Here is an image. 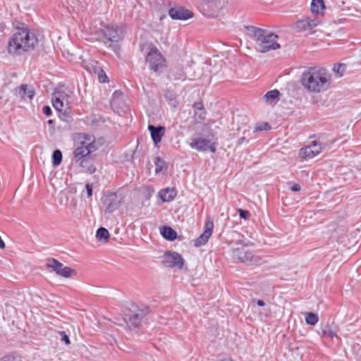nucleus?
Masks as SVG:
<instances>
[{
  "instance_id": "33",
  "label": "nucleus",
  "mask_w": 361,
  "mask_h": 361,
  "mask_svg": "<svg viewBox=\"0 0 361 361\" xmlns=\"http://www.w3.org/2000/svg\"><path fill=\"white\" fill-rule=\"evenodd\" d=\"M346 69V65L344 63H336L333 68V71L339 76H342Z\"/></svg>"
},
{
  "instance_id": "28",
  "label": "nucleus",
  "mask_w": 361,
  "mask_h": 361,
  "mask_svg": "<svg viewBox=\"0 0 361 361\" xmlns=\"http://www.w3.org/2000/svg\"><path fill=\"white\" fill-rule=\"evenodd\" d=\"M299 155L304 159H311L316 156L309 145L301 148L300 149Z\"/></svg>"
},
{
  "instance_id": "22",
  "label": "nucleus",
  "mask_w": 361,
  "mask_h": 361,
  "mask_svg": "<svg viewBox=\"0 0 361 361\" xmlns=\"http://www.w3.org/2000/svg\"><path fill=\"white\" fill-rule=\"evenodd\" d=\"M321 331H322V336H324V337H326L329 338H333L334 337L336 336L335 328L329 324H326L324 325H322Z\"/></svg>"
},
{
  "instance_id": "47",
  "label": "nucleus",
  "mask_w": 361,
  "mask_h": 361,
  "mask_svg": "<svg viewBox=\"0 0 361 361\" xmlns=\"http://www.w3.org/2000/svg\"><path fill=\"white\" fill-rule=\"evenodd\" d=\"M207 149L211 152H216V146H215V144L214 143H212L210 145V143L209 144V145L207 146Z\"/></svg>"
},
{
  "instance_id": "3",
  "label": "nucleus",
  "mask_w": 361,
  "mask_h": 361,
  "mask_svg": "<svg viewBox=\"0 0 361 361\" xmlns=\"http://www.w3.org/2000/svg\"><path fill=\"white\" fill-rule=\"evenodd\" d=\"M246 28L252 32L260 52L266 53L271 50L280 49L281 45L276 42L279 39V36L276 34L268 30L254 26H247Z\"/></svg>"
},
{
  "instance_id": "49",
  "label": "nucleus",
  "mask_w": 361,
  "mask_h": 361,
  "mask_svg": "<svg viewBox=\"0 0 361 361\" xmlns=\"http://www.w3.org/2000/svg\"><path fill=\"white\" fill-rule=\"evenodd\" d=\"M245 140H246L245 136H243L242 137L239 138L238 140V145H241Z\"/></svg>"
},
{
  "instance_id": "19",
  "label": "nucleus",
  "mask_w": 361,
  "mask_h": 361,
  "mask_svg": "<svg viewBox=\"0 0 361 361\" xmlns=\"http://www.w3.org/2000/svg\"><path fill=\"white\" fill-rule=\"evenodd\" d=\"M210 143V141L207 139L203 138H192V142L190 144V146L193 148L196 149L198 151H206L207 149V146Z\"/></svg>"
},
{
  "instance_id": "7",
  "label": "nucleus",
  "mask_w": 361,
  "mask_h": 361,
  "mask_svg": "<svg viewBox=\"0 0 361 361\" xmlns=\"http://www.w3.org/2000/svg\"><path fill=\"white\" fill-rule=\"evenodd\" d=\"M123 196L119 192H109L102 197L105 212L111 213L116 210L123 202Z\"/></svg>"
},
{
  "instance_id": "12",
  "label": "nucleus",
  "mask_w": 361,
  "mask_h": 361,
  "mask_svg": "<svg viewBox=\"0 0 361 361\" xmlns=\"http://www.w3.org/2000/svg\"><path fill=\"white\" fill-rule=\"evenodd\" d=\"M214 224L212 219H207L204 224V231L195 241V247H200L206 244L212 235Z\"/></svg>"
},
{
  "instance_id": "26",
  "label": "nucleus",
  "mask_w": 361,
  "mask_h": 361,
  "mask_svg": "<svg viewBox=\"0 0 361 361\" xmlns=\"http://www.w3.org/2000/svg\"><path fill=\"white\" fill-rule=\"evenodd\" d=\"M325 8L323 0H312L311 4V11L312 13L319 14Z\"/></svg>"
},
{
  "instance_id": "39",
  "label": "nucleus",
  "mask_w": 361,
  "mask_h": 361,
  "mask_svg": "<svg viewBox=\"0 0 361 361\" xmlns=\"http://www.w3.org/2000/svg\"><path fill=\"white\" fill-rule=\"evenodd\" d=\"M101 71L102 73L100 71H97L96 74L98 75L99 82L104 83L108 81V78L104 71L102 68Z\"/></svg>"
},
{
  "instance_id": "14",
  "label": "nucleus",
  "mask_w": 361,
  "mask_h": 361,
  "mask_svg": "<svg viewBox=\"0 0 361 361\" xmlns=\"http://www.w3.org/2000/svg\"><path fill=\"white\" fill-rule=\"evenodd\" d=\"M14 94L20 97L22 99H32L35 95L34 87L26 84L20 85L13 90Z\"/></svg>"
},
{
  "instance_id": "23",
  "label": "nucleus",
  "mask_w": 361,
  "mask_h": 361,
  "mask_svg": "<svg viewBox=\"0 0 361 361\" xmlns=\"http://www.w3.org/2000/svg\"><path fill=\"white\" fill-rule=\"evenodd\" d=\"M280 92L278 90H273L267 92L264 99L269 104H275L279 99Z\"/></svg>"
},
{
  "instance_id": "51",
  "label": "nucleus",
  "mask_w": 361,
  "mask_h": 361,
  "mask_svg": "<svg viewBox=\"0 0 361 361\" xmlns=\"http://www.w3.org/2000/svg\"><path fill=\"white\" fill-rule=\"evenodd\" d=\"M165 18H166V15H161V16L159 17V20L161 21V20H163Z\"/></svg>"
},
{
  "instance_id": "32",
  "label": "nucleus",
  "mask_w": 361,
  "mask_h": 361,
  "mask_svg": "<svg viewBox=\"0 0 361 361\" xmlns=\"http://www.w3.org/2000/svg\"><path fill=\"white\" fill-rule=\"evenodd\" d=\"M310 24L307 22V18L298 20L295 23V27L298 31H302L310 30Z\"/></svg>"
},
{
  "instance_id": "50",
  "label": "nucleus",
  "mask_w": 361,
  "mask_h": 361,
  "mask_svg": "<svg viewBox=\"0 0 361 361\" xmlns=\"http://www.w3.org/2000/svg\"><path fill=\"white\" fill-rule=\"evenodd\" d=\"M257 305L262 307L264 306L265 303L262 300H258L257 302Z\"/></svg>"
},
{
  "instance_id": "41",
  "label": "nucleus",
  "mask_w": 361,
  "mask_h": 361,
  "mask_svg": "<svg viewBox=\"0 0 361 361\" xmlns=\"http://www.w3.org/2000/svg\"><path fill=\"white\" fill-rule=\"evenodd\" d=\"M307 20L310 24V27H309L310 30L316 27L320 23L317 18L310 19V18H307Z\"/></svg>"
},
{
  "instance_id": "16",
  "label": "nucleus",
  "mask_w": 361,
  "mask_h": 361,
  "mask_svg": "<svg viewBox=\"0 0 361 361\" xmlns=\"http://www.w3.org/2000/svg\"><path fill=\"white\" fill-rule=\"evenodd\" d=\"M94 157L95 155L92 154V153H90L85 157H83L82 159L77 161L76 164H78L80 166L84 168L86 172L93 173L96 171V167L93 164Z\"/></svg>"
},
{
  "instance_id": "13",
  "label": "nucleus",
  "mask_w": 361,
  "mask_h": 361,
  "mask_svg": "<svg viewBox=\"0 0 361 361\" xmlns=\"http://www.w3.org/2000/svg\"><path fill=\"white\" fill-rule=\"evenodd\" d=\"M170 17L173 20H185L193 16V13L190 10L183 7L171 8L168 11Z\"/></svg>"
},
{
  "instance_id": "9",
  "label": "nucleus",
  "mask_w": 361,
  "mask_h": 361,
  "mask_svg": "<svg viewBox=\"0 0 361 361\" xmlns=\"http://www.w3.org/2000/svg\"><path fill=\"white\" fill-rule=\"evenodd\" d=\"M46 266L56 274L65 278L71 277L76 274L74 269L68 267H63L61 262L54 258L47 259Z\"/></svg>"
},
{
  "instance_id": "30",
  "label": "nucleus",
  "mask_w": 361,
  "mask_h": 361,
  "mask_svg": "<svg viewBox=\"0 0 361 361\" xmlns=\"http://www.w3.org/2000/svg\"><path fill=\"white\" fill-rule=\"evenodd\" d=\"M62 152L60 149H55L52 154V164L54 166H57L61 164L62 161Z\"/></svg>"
},
{
  "instance_id": "2",
  "label": "nucleus",
  "mask_w": 361,
  "mask_h": 361,
  "mask_svg": "<svg viewBox=\"0 0 361 361\" xmlns=\"http://www.w3.org/2000/svg\"><path fill=\"white\" fill-rule=\"evenodd\" d=\"M331 76L325 68L309 67L302 73L301 83L310 92H321L327 90L331 85Z\"/></svg>"
},
{
  "instance_id": "18",
  "label": "nucleus",
  "mask_w": 361,
  "mask_h": 361,
  "mask_svg": "<svg viewBox=\"0 0 361 361\" xmlns=\"http://www.w3.org/2000/svg\"><path fill=\"white\" fill-rule=\"evenodd\" d=\"M176 195L177 191L174 188H170L163 189L159 192V197L164 202L173 200Z\"/></svg>"
},
{
  "instance_id": "4",
  "label": "nucleus",
  "mask_w": 361,
  "mask_h": 361,
  "mask_svg": "<svg viewBox=\"0 0 361 361\" xmlns=\"http://www.w3.org/2000/svg\"><path fill=\"white\" fill-rule=\"evenodd\" d=\"M149 312V307H138L134 303H131L124 312V319L131 329L141 326L143 318Z\"/></svg>"
},
{
  "instance_id": "24",
  "label": "nucleus",
  "mask_w": 361,
  "mask_h": 361,
  "mask_svg": "<svg viewBox=\"0 0 361 361\" xmlns=\"http://www.w3.org/2000/svg\"><path fill=\"white\" fill-rule=\"evenodd\" d=\"M164 96L170 106L176 107L178 105V101L173 91L166 89L164 90Z\"/></svg>"
},
{
  "instance_id": "29",
  "label": "nucleus",
  "mask_w": 361,
  "mask_h": 361,
  "mask_svg": "<svg viewBox=\"0 0 361 361\" xmlns=\"http://www.w3.org/2000/svg\"><path fill=\"white\" fill-rule=\"evenodd\" d=\"M154 164L156 173H159L161 172L164 169H166L167 168L166 162L159 157H156L154 158Z\"/></svg>"
},
{
  "instance_id": "1",
  "label": "nucleus",
  "mask_w": 361,
  "mask_h": 361,
  "mask_svg": "<svg viewBox=\"0 0 361 361\" xmlns=\"http://www.w3.org/2000/svg\"><path fill=\"white\" fill-rule=\"evenodd\" d=\"M38 39L35 32L24 23L16 28L15 32L8 43V51L12 55H21L33 50L37 45Z\"/></svg>"
},
{
  "instance_id": "10",
  "label": "nucleus",
  "mask_w": 361,
  "mask_h": 361,
  "mask_svg": "<svg viewBox=\"0 0 361 361\" xmlns=\"http://www.w3.org/2000/svg\"><path fill=\"white\" fill-rule=\"evenodd\" d=\"M100 30L103 37L111 42H118L123 37L118 26L102 23Z\"/></svg>"
},
{
  "instance_id": "20",
  "label": "nucleus",
  "mask_w": 361,
  "mask_h": 361,
  "mask_svg": "<svg viewBox=\"0 0 361 361\" xmlns=\"http://www.w3.org/2000/svg\"><path fill=\"white\" fill-rule=\"evenodd\" d=\"M160 232L162 237L169 241H173L177 238L176 231L169 226H164Z\"/></svg>"
},
{
  "instance_id": "48",
  "label": "nucleus",
  "mask_w": 361,
  "mask_h": 361,
  "mask_svg": "<svg viewBox=\"0 0 361 361\" xmlns=\"http://www.w3.org/2000/svg\"><path fill=\"white\" fill-rule=\"evenodd\" d=\"M122 94V92L119 90H116L113 94V99H115Z\"/></svg>"
},
{
  "instance_id": "11",
  "label": "nucleus",
  "mask_w": 361,
  "mask_h": 361,
  "mask_svg": "<svg viewBox=\"0 0 361 361\" xmlns=\"http://www.w3.org/2000/svg\"><path fill=\"white\" fill-rule=\"evenodd\" d=\"M232 257L243 263H252L258 261L257 257L245 247H238L232 250Z\"/></svg>"
},
{
  "instance_id": "17",
  "label": "nucleus",
  "mask_w": 361,
  "mask_h": 361,
  "mask_svg": "<svg viewBox=\"0 0 361 361\" xmlns=\"http://www.w3.org/2000/svg\"><path fill=\"white\" fill-rule=\"evenodd\" d=\"M148 130L151 133V137L155 145L161 142L162 137L164 135L165 128L163 126H154L153 125L148 126Z\"/></svg>"
},
{
  "instance_id": "34",
  "label": "nucleus",
  "mask_w": 361,
  "mask_h": 361,
  "mask_svg": "<svg viewBox=\"0 0 361 361\" xmlns=\"http://www.w3.org/2000/svg\"><path fill=\"white\" fill-rule=\"evenodd\" d=\"M80 141L79 142V145L78 147H87L88 149H90V153H92L97 149V147L95 146V143L89 142L85 140H83L82 139H80Z\"/></svg>"
},
{
  "instance_id": "37",
  "label": "nucleus",
  "mask_w": 361,
  "mask_h": 361,
  "mask_svg": "<svg viewBox=\"0 0 361 361\" xmlns=\"http://www.w3.org/2000/svg\"><path fill=\"white\" fill-rule=\"evenodd\" d=\"M271 129V126L268 123H262L257 124L255 128V132L262 131V130H269Z\"/></svg>"
},
{
  "instance_id": "46",
  "label": "nucleus",
  "mask_w": 361,
  "mask_h": 361,
  "mask_svg": "<svg viewBox=\"0 0 361 361\" xmlns=\"http://www.w3.org/2000/svg\"><path fill=\"white\" fill-rule=\"evenodd\" d=\"M290 189L293 192H298L300 190V185L298 183H294L292 186H290Z\"/></svg>"
},
{
  "instance_id": "43",
  "label": "nucleus",
  "mask_w": 361,
  "mask_h": 361,
  "mask_svg": "<svg viewBox=\"0 0 361 361\" xmlns=\"http://www.w3.org/2000/svg\"><path fill=\"white\" fill-rule=\"evenodd\" d=\"M59 334L61 335V341H63L66 345L71 343V341L69 339L68 336L65 333V331H59Z\"/></svg>"
},
{
  "instance_id": "36",
  "label": "nucleus",
  "mask_w": 361,
  "mask_h": 361,
  "mask_svg": "<svg viewBox=\"0 0 361 361\" xmlns=\"http://www.w3.org/2000/svg\"><path fill=\"white\" fill-rule=\"evenodd\" d=\"M193 106L196 110L200 111L199 118L203 119L205 115L203 104L202 102H195Z\"/></svg>"
},
{
  "instance_id": "31",
  "label": "nucleus",
  "mask_w": 361,
  "mask_h": 361,
  "mask_svg": "<svg viewBox=\"0 0 361 361\" xmlns=\"http://www.w3.org/2000/svg\"><path fill=\"white\" fill-rule=\"evenodd\" d=\"M318 320L317 314L313 312H307L305 314V322L307 324L315 325L318 322Z\"/></svg>"
},
{
  "instance_id": "21",
  "label": "nucleus",
  "mask_w": 361,
  "mask_h": 361,
  "mask_svg": "<svg viewBox=\"0 0 361 361\" xmlns=\"http://www.w3.org/2000/svg\"><path fill=\"white\" fill-rule=\"evenodd\" d=\"M90 153V151L87 147H77L73 152V160L76 163Z\"/></svg>"
},
{
  "instance_id": "38",
  "label": "nucleus",
  "mask_w": 361,
  "mask_h": 361,
  "mask_svg": "<svg viewBox=\"0 0 361 361\" xmlns=\"http://www.w3.org/2000/svg\"><path fill=\"white\" fill-rule=\"evenodd\" d=\"M154 192V190L152 188L148 186L144 188L143 196L146 200H149Z\"/></svg>"
},
{
  "instance_id": "6",
  "label": "nucleus",
  "mask_w": 361,
  "mask_h": 361,
  "mask_svg": "<svg viewBox=\"0 0 361 361\" xmlns=\"http://www.w3.org/2000/svg\"><path fill=\"white\" fill-rule=\"evenodd\" d=\"M146 62L149 63L150 69L156 73L162 72L165 68V59L159 49L152 46L146 56Z\"/></svg>"
},
{
  "instance_id": "15",
  "label": "nucleus",
  "mask_w": 361,
  "mask_h": 361,
  "mask_svg": "<svg viewBox=\"0 0 361 361\" xmlns=\"http://www.w3.org/2000/svg\"><path fill=\"white\" fill-rule=\"evenodd\" d=\"M202 7L204 15L214 16L221 8V0H203Z\"/></svg>"
},
{
  "instance_id": "35",
  "label": "nucleus",
  "mask_w": 361,
  "mask_h": 361,
  "mask_svg": "<svg viewBox=\"0 0 361 361\" xmlns=\"http://www.w3.org/2000/svg\"><path fill=\"white\" fill-rule=\"evenodd\" d=\"M309 146L311 147L315 155L319 154L322 151L321 145L317 141H312Z\"/></svg>"
},
{
  "instance_id": "44",
  "label": "nucleus",
  "mask_w": 361,
  "mask_h": 361,
  "mask_svg": "<svg viewBox=\"0 0 361 361\" xmlns=\"http://www.w3.org/2000/svg\"><path fill=\"white\" fill-rule=\"evenodd\" d=\"M85 189L87 191V197H91L92 195V185L90 183H86Z\"/></svg>"
},
{
  "instance_id": "40",
  "label": "nucleus",
  "mask_w": 361,
  "mask_h": 361,
  "mask_svg": "<svg viewBox=\"0 0 361 361\" xmlns=\"http://www.w3.org/2000/svg\"><path fill=\"white\" fill-rule=\"evenodd\" d=\"M79 139H82V140H85L89 142L94 143V136L89 135V134H86V133L80 134Z\"/></svg>"
},
{
  "instance_id": "27",
  "label": "nucleus",
  "mask_w": 361,
  "mask_h": 361,
  "mask_svg": "<svg viewBox=\"0 0 361 361\" xmlns=\"http://www.w3.org/2000/svg\"><path fill=\"white\" fill-rule=\"evenodd\" d=\"M96 237L99 241L107 242L109 239V233L106 228L100 227L97 231Z\"/></svg>"
},
{
  "instance_id": "5",
  "label": "nucleus",
  "mask_w": 361,
  "mask_h": 361,
  "mask_svg": "<svg viewBox=\"0 0 361 361\" xmlns=\"http://www.w3.org/2000/svg\"><path fill=\"white\" fill-rule=\"evenodd\" d=\"M68 97L67 94L62 91H59L53 94L52 104L55 109L60 114L61 118L66 122H69L71 118V109L68 104H64L63 99Z\"/></svg>"
},
{
  "instance_id": "52",
  "label": "nucleus",
  "mask_w": 361,
  "mask_h": 361,
  "mask_svg": "<svg viewBox=\"0 0 361 361\" xmlns=\"http://www.w3.org/2000/svg\"><path fill=\"white\" fill-rule=\"evenodd\" d=\"M48 124H52L53 123V120L50 119L47 121Z\"/></svg>"
},
{
  "instance_id": "8",
  "label": "nucleus",
  "mask_w": 361,
  "mask_h": 361,
  "mask_svg": "<svg viewBox=\"0 0 361 361\" xmlns=\"http://www.w3.org/2000/svg\"><path fill=\"white\" fill-rule=\"evenodd\" d=\"M184 259L182 256L175 251H165L161 261V264L168 268L176 267L181 269L184 265Z\"/></svg>"
},
{
  "instance_id": "53",
  "label": "nucleus",
  "mask_w": 361,
  "mask_h": 361,
  "mask_svg": "<svg viewBox=\"0 0 361 361\" xmlns=\"http://www.w3.org/2000/svg\"><path fill=\"white\" fill-rule=\"evenodd\" d=\"M167 4H168L169 6H170V5H171L170 1H168V2H167Z\"/></svg>"
},
{
  "instance_id": "42",
  "label": "nucleus",
  "mask_w": 361,
  "mask_h": 361,
  "mask_svg": "<svg viewBox=\"0 0 361 361\" xmlns=\"http://www.w3.org/2000/svg\"><path fill=\"white\" fill-rule=\"evenodd\" d=\"M238 213L241 219H247L250 216V212L247 210L238 209Z\"/></svg>"
},
{
  "instance_id": "25",
  "label": "nucleus",
  "mask_w": 361,
  "mask_h": 361,
  "mask_svg": "<svg viewBox=\"0 0 361 361\" xmlns=\"http://www.w3.org/2000/svg\"><path fill=\"white\" fill-rule=\"evenodd\" d=\"M83 66L90 73H94V74H96L97 71L102 73L101 66L98 65V62L96 61L91 60L90 61H83Z\"/></svg>"
},
{
  "instance_id": "45",
  "label": "nucleus",
  "mask_w": 361,
  "mask_h": 361,
  "mask_svg": "<svg viewBox=\"0 0 361 361\" xmlns=\"http://www.w3.org/2000/svg\"><path fill=\"white\" fill-rule=\"evenodd\" d=\"M42 111L47 116H51L52 112L51 109L49 106H43Z\"/></svg>"
}]
</instances>
